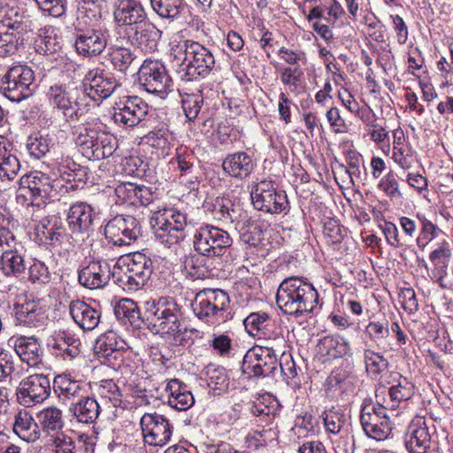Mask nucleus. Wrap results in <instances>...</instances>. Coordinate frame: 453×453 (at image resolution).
<instances>
[{"label": "nucleus", "instance_id": "6", "mask_svg": "<svg viewBox=\"0 0 453 453\" xmlns=\"http://www.w3.org/2000/svg\"><path fill=\"white\" fill-rule=\"evenodd\" d=\"M153 272L152 261L141 252L119 257L113 265V281L126 291L142 288Z\"/></svg>", "mask_w": 453, "mask_h": 453}, {"label": "nucleus", "instance_id": "2", "mask_svg": "<svg viewBox=\"0 0 453 453\" xmlns=\"http://www.w3.org/2000/svg\"><path fill=\"white\" fill-rule=\"evenodd\" d=\"M170 56L177 62L181 80L195 81L209 75L215 65L211 52L202 44L176 33L169 42Z\"/></svg>", "mask_w": 453, "mask_h": 453}, {"label": "nucleus", "instance_id": "34", "mask_svg": "<svg viewBox=\"0 0 453 453\" xmlns=\"http://www.w3.org/2000/svg\"><path fill=\"white\" fill-rule=\"evenodd\" d=\"M27 268L22 247L15 242L14 247L4 250L0 257V270L5 276L18 277Z\"/></svg>", "mask_w": 453, "mask_h": 453}, {"label": "nucleus", "instance_id": "12", "mask_svg": "<svg viewBox=\"0 0 453 453\" xmlns=\"http://www.w3.org/2000/svg\"><path fill=\"white\" fill-rule=\"evenodd\" d=\"M251 200L254 207L272 214L289 210V203L284 190H278L271 180H261L252 189Z\"/></svg>", "mask_w": 453, "mask_h": 453}, {"label": "nucleus", "instance_id": "32", "mask_svg": "<svg viewBox=\"0 0 453 453\" xmlns=\"http://www.w3.org/2000/svg\"><path fill=\"white\" fill-rule=\"evenodd\" d=\"M41 242L50 245H59L65 234V229L60 218L51 216L42 219L35 227Z\"/></svg>", "mask_w": 453, "mask_h": 453}, {"label": "nucleus", "instance_id": "51", "mask_svg": "<svg viewBox=\"0 0 453 453\" xmlns=\"http://www.w3.org/2000/svg\"><path fill=\"white\" fill-rule=\"evenodd\" d=\"M88 180V169L86 167L79 168L77 171L69 173L62 178L56 179L60 181V188H65L66 192L76 190L82 188Z\"/></svg>", "mask_w": 453, "mask_h": 453}, {"label": "nucleus", "instance_id": "29", "mask_svg": "<svg viewBox=\"0 0 453 453\" xmlns=\"http://www.w3.org/2000/svg\"><path fill=\"white\" fill-rule=\"evenodd\" d=\"M393 385L388 389L389 400L384 401L385 404L390 411L399 408L400 403L408 401L414 394L413 384L398 372H391ZM388 383H391L389 381Z\"/></svg>", "mask_w": 453, "mask_h": 453}, {"label": "nucleus", "instance_id": "7", "mask_svg": "<svg viewBox=\"0 0 453 453\" xmlns=\"http://www.w3.org/2000/svg\"><path fill=\"white\" fill-rule=\"evenodd\" d=\"M229 303L228 295L222 289L205 288L196 295L191 307L200 320L214 325L226 320L225 311Z\"/></svg>", "mask_w": 453, "mask_h": 453}, {"label": "nucleus", "instance_id": "10", "mask_svg": "<svg viewBox=\"0 0 453 453\" xmlns=\"http://www.w3.org/2000/svg\"><path fill=\"white\" fill-rule=\"evenodd\" d=\"M389 410L385 404L365 400L360 412V423L365 434L374 440L382 441L390 434Z\"/></svg>", "mask_w": 453, "mask_h": 453}, {"label": "nucleus", "instance_id": "1", "mask_svg": "<svg viewBox=\"0 0 453 453\" xmlns=\"http://www.w3.org/2000/svg\"><path fill=\"white\" fill-rule=\"evenodd\" d=\"M233 243L230 234L212 225L198 227L193 237V248L197 253L186 257L185 269L194 280H204L214 275V260L222 257Z\"/></svg>", "mask_w": 453, "mask_h": 453}, {"label": "nucleus", "instance_id": "18", "mask_svg": "<svg viewBox=\"0 0 453 453\" xmlns=\"http://www.w3.org/2000/svg\"><path fill=\"white\" fill-rule=\"evenodd\" d=\"M118 87L114 76L101 68L88 70L82 80L84 94L96 102L110 97Z\"/></svg>", "mask_w": 453, "mask_h": 453}, {"label": "nucleus", "instance_id": "15", "mask_svg": "<svg viewBox=\"0 0 453 453\" xmlns=\"http://www.w3.org/2000/svg\"><path fill=\"white\" fill-rule=\"evenodd\" d=\"M79 91L65 85L55 84L50 87L46 96L54 110H58L66 122L78 120L81 116L78 102Z\"/></svg>", "mask_w": 453, "mask_h": 453}, {"label": "nucleus", "instance_id": "20", "mask_svg": "<svg viewBox=\"0 0 453 453\" xmlns=\"http://www.w3.org/2000/svg\"><path fill=\"white\" fill-rule=\"evenodd\" d=\"M148 110V104L141 97L128 96L115 104L112 119L118 125L134 127L145 119Z\"/></svg>", "mask_w": 453, "mask_h": 453}, {"label": "nucleus", "instance_id": "46", "mask_svg": "<svg viewBox=\"0 0 453 453\" xmlns=\"http://www.w3.org/2000/svg\"><path fill=\"white\" fill-rule=\"evenodd\" d=\"M279 403L272 395H262L256 401L249 403L250 412L256 417L271 418L275 415Z\"/></svg>", "mask_w": 453, "mask_h": 453}, {"label": "nucleus", "instance_id": "35", "mask_svg": "<svg viewBox=\"0 0 453 453\" xmlns=\"http://www.w3.org/2000/svg\"><path fill=\"white\" fill-rule=\"evenodd\" d=\"M345 14L342 6L336 0H331L328 4H321L312 7L308 14L309 20L319 19L326 23H315L313 28H328L330 25L334 26L336 22Z\"/></svg>", "mask_w": 453, "mask_h": 453}, {"label": "nucleus", "instance_id": "64", "mask_svg": "<svg viewBox=\"0 0 453 453\" xmlns=\"http://www.w3.org/2000/svg\"><path fill=\"white\" fill-rule=\"evenodd\" d=\"M96 390L102 397L111 401H119L121 396L120 390L112 380H103L96 384Z\"/></svg>", "mask_w": 453, "mask_h": 453}, {"label": "nucleus", "instance_id": "45", "mask_svg": "<svg viewBox=\"0 0 453 453\" xmlns=\"http://www.w3.org/2000/svg\"><path fill=\"white\" fill-rule=\"evenodd\" d=\"M118 318L127 319V322L134 328H141L145 325L144 314L142 315L139 308L130 300L120 303L115 311Z\"/></svg>", "mask_w": 453, "mask_h": 453}, {"label": "nucleus", "instance_id": "4", "mask_svg": "<svg viewBox=\"0 0 453 453\" xmlns=\"http://www.w3.org/2000/svg\"><path fill=\"white\" fill-rule=\"evenodd\" d=\"M319 303V293L313 285L300 277L284 279L276 294L278 307L296 317L311 312Z\"/></svg>", "mask_w": 453, "mask_h": 453}, {"label": "nucleus", "instance_id": "22", "mask_svg": "<svg viewBox=\"0 0 453 453\" xmlns=\"http://www.w3.org/2000/svg\"><path fill=\"white\" fill-rule=\"evenodd\" d=\"M113 280V267L104 260H92L78 271L79 283L88 289H100Z\"/></svg>", "mask_w": 453, "mask_h": 453}, {"label": "nucleus", "instance_id": "19", "mask_svg": "<svg viewBox=\"0 0 453 453\" xmlns=\"http://www.w3.org/2000/svg\"><path fill=\"white\" fill-rule=\"evenodd\" d=\"M50 392V381L42 373L31 374L23 379L17 388V399L24 406L42 403Z\"/></svg>", "mask_w": 453, "mask_h": 453}, {"label": "nucleus", "instance_id": "3", "mask_svg": "<svg viewBox=\"0 0 453 453\" xmlns=\"http://www.w3.org/2000/svg\"><path fill=\"white\" fill-rule=\"evenodd\" d=\"M144 319L153 334L167 335L175 345L182 344L187 332L180 307L166 298L149 300L144 303Z\"/></svg>", "mask_w": 453, "mask_h": 453}, {"label": "nucleus", "instance_id": "28", "mask_svg": "<svg viewBox=\"0 0 453 453\" xmlns=\"http://www.w3.org/2000/svg\"><path fill=\"white\" fill-rule=\"evenodd\" d=\"M72 418L80 424L93 425L101 413V407L95 397L84 395L69 406Z\"/></svg>", "mask_w": 453, "mask_h": 453}, {"label": "nucleus", "instance_id": "27", "mask_svg": "<svg viewBox=\"0 0 453 453\" xmlns=\"http://www.w3.org/2000/svg\"><path fill=\"white\" fill-rule=\"evenodd\" d=\"M257 166L252 155L245 151L229 154L223 161L222 167L229 176L243 180L250 176Z\"/></svg>", "mask_w": 453, "mask_h": 453}, {"label": "nucleus", "instance_id": "23", "mask_svg": "<svg viewBox=\"0 0 453 453\" xmlns=\"http://www.w3.org/2000/svg\"><path fill=\"white\" fill-rule=\"evenodd\" d=\"M81 340L67 331L55 334L49 342L51 354L64 361H73L81 355Z\"/></svg>", "mask_w": 453, "mask_h": 453}, {"label": "nucleus", "instance_id": "26", "mask_svg": "<svg viewBox=\"0 0 453 453\" xmlns=\"http://www.w3.org/2000/svg\"><path fill=\"white\" fill-rule=\"evenodd\" d=\"M94 209L85 202H77L68 210L66 221L73 234L88 232L94 221Z\"/></svg>", "mask_w": 453, "mask_h": 453}, {"label": "nucleus", "instance_id": "61", "mask_svg": "<svg viewBox=\"0 0 453 453\" xmlns=\"http://www.w3.org/2000/svg\"><path fill=\"white\" fill-rule=\"evenodd\" d=\"M196 158L191 152H178L174 160L171 162L174 169L180 172L181 174H189L193 173Z\"/></svg>", "mask_w": 453, "mask_h": 453}, {"label": "nucleus", "instance_id": "44", "mask_svg": "<svg viewBox=\"0 0 453 453\" xmlns=\"http://www.w3.org/2000/svg\"><path fill=\"white\" fill-rule=\"evenodd\" d=\"M124 41L127 42L126 36L121 39L119 44L114 45V48L110 53L111 64L114 68L119 72H126L135 60V56L132 51L123 46Z\"/></svg>", "mask_w": 453, "mask_h": 453}, {"label": "nucleus", "instance_id": "5", "mask_svg": "<svg viewBox=\"0 0 453 453\" xmlns=\"http://www.w3.org/2000/svg\"><path fill=\"white\" fill-rule=\"evenodd\" d=\"M74 142L81 154L89 160L111 157L117 148L116 137L105 131L102 122L87 121L73 131Z\"/></svg>", "mask_w": 453, "mask_h": 453}, {"label": "nucleus", "instance_id": "59", "mask_svg": "<svg viewBox=\"0 0 453 453\" xmlns=\"http://www.w3.org/2000/svg\"><path fill=\"white\" fill-rule=\"evenodd\" d=\"M52 446L55 453H77L76 440L64 433L53 437Z\"/></svg>", "mask_w": 453, "mask_h": 453}, {"label": "nucleus", "instance_id": "40", "mask_svg": "<svg viewBox=\"0 0 453 453\" xmlns=\"http://www.w3.org/2000/svg\"><path fill=\"white\" fill-rule=\"evenodd\" d=\"M114 17L120 27L138 25L145 21V12L142 5L131 1L123 3L114 12Z\"/></svg>", "mask_w": 453, "mask_h": 453}, {"label": "nucleus", "instance_id": "54", "mask_svg": "<svg viewBox=\"0 0 453 453\" xmlns=\"http://www.w3.org/2000/svg\"><path fill=\"white\" fill-rule=\"evenodd\" d=\"M378 188L384 192L390 199H399L403 196L400 190L397 176L392 171L381 177L378 183Z\"/></svg>", "mask_w": 453, "mask_h": 453}, {"label": "nucleus", "instance_id": "47", "mask_svg": "<svg viewBox=\"0 0 453 453\" xmlns=\"http://www.w3.org/2000/svg\"><path fill=\"white\" fill-rule=\"evenodd\" d=\"M99 7L95 0H80L77 7V20L80 25L93 27L99 17Z\"/></svg>", "mask_w": 453, "mask_h": 453}, {"label": "nucleus", "instance_id": "14", "mask_svg": "<svg viewBox=\"0 0 453 453\" xmlns=\"http://www.w3.org/2000/svg\"><path fill=\"white\" fill-rule=\"evenodd\" d=\"M138 79L149 93L163 96L173 90V80L165 65L159 60H144L139 68Z\"/></svg>", "mask_w": 453, "mask_h": 453}, {"label": "nucleus", "instance_id": "11", "mask_svg": "<svg viewBox=\"0 0 453 453\" xmlns=\"http://www.w3.org/2000/svg\"><path fill=\"white\" fill-rule=\"evenodd\" d=\"M281 344L269 343L250 349L242 360V371L248 377H266L274 372L278 366L275 348Z\"/></svg>", "mask_w": 453, "mask_h": 453}, {"label": "nucleus", "instance_id": "33", "mask_svg": "<svg viewBox=\"0 0 453 453\" xmlns=\"http://www.w3.org/2000/svg\"><path fill=\"white\" fill-rule=\"evenodd\" d=\"M405 446L410 453L427 452L431 446V435L425 420H418L409 426Z\"/></svg>", "mask_w": 453, "mask_h": 453}, {"label": "nucleus", "instance_id": "36", "mask_svg": "<svg viewBox=\"0 0 453 453\" xmlns=\"http://www.w3.org/2000/svg\"><path fill=\"white\" fill-rule=\"evenodd\" d=\"M13 432L21 440L27 442H35L41 436L38 422L35 420L32 414L20 410L14 416Z\"/></svg>", "mask_w": 453, "mask_h": 453}, {"label": "nucleus", "instance_id": "21", "mask_svg": "<svg viewBox=\"0 0 453 453\" xmlns=\"http://www.w3.org/2000/svg\"><path fill=\"white\" fill-rule=\"evenodd\" d=\"M19 183L24 185L37 202H41V206L46 203V199L54 197L60 188L59 180H51L42 172L25 174L19 179Z\"/></svg>", "mask_w": 453, "mask_h": 453}, {"label": "nucleus", "instance_id": "9", "mask_svg": "<svg viewBox=\"0 0 453 453\" xmlns=\"http://www.w3.org/2000/svg\"><path fill=\"white\" fill-rule=\"evenodd\" d=\"M34 71L27 65L10 67L2 78L1 89L12 102H20L33 95L35 85Z\"/></svg>", "mask_w": 453, "mask_h": 453}, {"label": "nucleus", "instance_id": "25", "mask_svg": "<svg viewBox=\"0 0 453 453\" xmlns=\"http://www.w3.org/2000/svg\"><path fill=\"white\" fill-rule=\"evenodd\" d=\"M8 344L15 350L20 360L29 366L41 363L42 348L35 336H12Z\"/></svg>", "mask_w": 453, "mask_h": 453}, {"label": "nucleus", "instance_id": "13", "mask_svg": "<svg viewBox=\"0 0 453 453\" xmlns=\"http://www.w3.org/2000/svg\"><path fill=\"white\" fill-rule=\"evenodd\" d=\"M243 325L247 333L269 343L284 344L283 330L273 314L258 311L250 313Z\"/></svg>", "mask_w": 453, "mask_h": 453}, {"label": "nucleus", "instance_id": "63", "mask_svg": "<svg viewBox=\"0 0 453 453\" xmlns=\"http://www.w3.org/2000/svg\"><path fill=\"white\" fill-rule=\"evenodd\" d=\"M19 36L17 34L0 30V56L13 54L17 50Z\"/></svg>", "mask_w": 453, "mask_h": 453}, {"label": "nucleus", "instance_id": "24", "mask_svg": "<svg viewBox=\"0 0 453 453\" xmlns=\"http://www.w3.org/2000/svg\"><path fill=\"white\" fill-rule=\"evenodd\" d=\"M53 388L58 399L63 403H74L83 397L86 393V383L74 379L70 373L55 376Z\"/></svg>", "mask_w": 453, "mask_h": 453}, {"label": "nucleus", "instance_id": "50", "mask_svg": "<svg viewBox=\"0 0 453 453\" xmlns=\"http://www.w3.org/2000/svg\"><path fill=\"white\" fill-rule=\"evenodd\" d=\"M153 10L162 18L175 19L183 8L182 0H150Z\"/></svg>", "mask_w": 453, "mask_h": 453}, {"label": "nucleus", "instance_id": "62", "mask_svg": "<svg viewBox=\"0 0 453 453\" xmlns=\"http://www.w3.org/2000/svg\"><path fill=\"white\" fill-rule=\"evenodd\" d=\"M171 134L166 128H158L150 131L147 136L148 143L156 148L165 150L170 144Z\"/></svg>", "mask_w": 453, "mask_h": 453}, {"label": "nucleus", "instance_id": "56", "mask_svg": "<svg viewBox=\"0 0 453 453\" xmlns=\"http://www.w3.org/2000/svg\"><path fill=\"white\" fill-rule=\"evenodd\" d=\"M451 257V250L448 242L443 241L440 243L439 247L430 253L429 258L434 266L441 270L446 274V268L448 266L449 258Z\"/></svg>", "mask_w": 453, "mask_h": 453}, {"label": "nucleus", "instance_id": "16", "mask_svg": "<svg viewBox=\"0 0 453 453\" xmlns=\"http://www.w3.org/2000/svg\"><path fill=\"white\" fill-rule=\"evenodd\" d=\"M140 222L132 215H118L104 227L106 239L113 245H129L141 236Z\"/></svg>", "mask_w": 453, "mask_h": 453}, {"label": "nucleus", "instance_id": "17", "mask_svg": "<svg viewBox=\"0 0 453 453\" xmlns=\"http://www.w3.org/2000/svg\"><path fill=\"white\" fill-rule=\"evenodd\" d=\"M145 443L162 447L169 442L173 434V425L165 416L157 412L144 413L140 420Z\"/></svg>", "mask_w": 453, "mask_h": 453}, {"label": "nucleus", "instance_id": "39", "mask_svg": "<svg viewBox=\"0 0 453 453\" xmlns=\"http://www.w3.org/2000/svg\"><path fill=\"white\" fill-rule=\"evenodd\" d=\"M319 351L326 357V359H336L350 353V345L348 340L338 335L324 337L319 343Z\"/></svg>", "mask_w": 453, "mask_h": 453}, {"label": "nucleus", "instance_id": "8", "mask_svg": "<svg viewBox=\"0 0 453 453\" xmlns=\"http://www.w3.org/2000/svg\"><path fill=\"white\" fill-rule=\"evenodd\" d=\"M150 225L157 239L168 247L179 243L186 236L184 233L187 226L186 214L173 208L155 212L150 218Z\"/></svg>", "mask_w": 453, "mask_h": 453}, {"label": "nucleus", "instance_id": "30", "mask_svg": "<svg viewBox=\"0 0 453 453\" xmlns=\"http://www.w3.org/2000/svg\"><path fill=\"white\" fill-rule=\"evenodd\" d=\"M69 311L74 322L84 331L94 330L100 323V310L83 301H73Z\"/></svg>", "mask_w": 453, "mask_h": 453}, {"label": "nucleus", "instance_id": "53", "mask_svg": "<svg viewBox=\"0 0 453 453\" xmlns=\"http://www.w3.org/2000/svg\"><path fill=\"white\" fill-rule=\"evenodd\" d=\"M20 171V163L18 157L11 151L0 163V180H12Z\"/></svg>", "mask_w": 453, "mask_h": 453}, {"label": "nucleus", "instance_id": "38", "mask_svg": "<svg viewBox=\"0 0 453 453\" xmlns=\"http://www.w3.org/2000/svg\"><path fill=\"white\" fill-rule=\"evenodd\" d=\"M106 44L107 39L102 30H86V33L78 36L75 42L77 51L83 55H98Z\"/></svg>", "mask_w": 453, "mask_h": 453}, {"label": "nucleus", "instance_id": "57", "mask_svg": "<svg viewBox=\"0 0 453 453\" xmlns=\"http://www.w3.org/2000/svg\"><path fill=\"white\" fill-rule=\"evenodd\" d=\"M203 104V97L200 94H187L182 97V109L187 119L194 120L201 111Z\"/></svg>", "mask_w": 453, "mask_h": 453}, {"label": "nucleus", "instance_id": "49", "mask_svg": "<svg viewBox=\"0 0 453 453\" xmlns=\"http://www.w3.org/2000/svg\"><path fill=\"white\" fill-rule=\"evenodd\" d=\"M128 348L127 342L121 339L115 332L108 331L102 334L96 342L97 352H107L115 350H127Z\"/></svg>", "mask_w": 453, "mask_h": 453}, {"label": "nucleus", "instance_id": "37", "mask_svg": "<svg viewBox=\"0 0 453 453\" xmlns=\"http://www.w3.org/2000/svg\"><path fill=\"white\" fill-rule=\"evenodd\" d=\"M165 391L168 404L178 411H187L195 403V398L188 387L177 379L168 381Z\"/></svg>", "mask_w": 453, "mask_h": 453}, {"label": "nucleus", "instance_id": "58", "mask_svg": "<svg viewBox=\"0 0 453 453\" xmlns=\"http://www.w3.org/2000/svg\"><path fill=\"white\" fill-rule=\"evenodd\" d=\"M418 219L421 223V232L419 237L417 239V242L419 247L424 249L426 244L432 241L435 236H437L439 233H441V231L436 225L428 220L426 217L418 215Z\"/></svg>", "mask_w": 453, "mask_h": 453}, {"label": "nucleus", "instance_id": "31", "mask_svg": "<svg viewBox=\"0 0 453 453\" xmlns=\"http://www.w3.org/2000/svg\"><path fill=\"white\" fill-rule=\"evenodd\" d=\"M15 316L19 325L30 328L42 327L46 320L43 309L35 300H27L24 303L17 304Z\"/></svg>", "mask_w": 453, "mask_h": 453}, {"label": "nucleus", "instance_id": "43", "mask_svg": "<svg viewBox=\"0 0 453 453\" xmlns=\"http://www.w3.org/2000/svg\"><path fill=\"white\" fill-rule=\"evenodd\" d=\"M39 428L47 434L58 432L64 426L62 411L57 407L44 408L37 413Z\"/></svg>", "mask_w": 453, "mask_h": 453}, {"label": "nucleus", "instance_id": "55", "mask_svg": "<svg viewBox=\"0 0 453 453\" xmlns=\"http://www.w3.org/2000/svg\"><path fill=\"white\" fill-rule=\"evenodd\" d=\"M28 280L34 284L45 285L51 280V273L44 263L35 259L28 268Z\"/></svg>", "mask_w": 453, "mask_h": 453}, {"label": "nucleus", "instance_id": "41", "mask_svg": "<svg viewBox=\"0 0 453 453\" xmlns=\"http://www.w3.org/2000/svg\"><path fill=\"white\" fill-rule=\"evenodd\" d=\"M204 379L214 395H223L229 388V378L226 369L222 366L210 364L204 368Z\"/></svg>", "mask_w": 453, "mask_h": 453}, {"label": "nucleus", "instance_id": "48", "mask_svg": "<svg viewBox=\"0 0 453 453\" xmlns=\"http://www.w3.org/2000/svg\"><path fill=\"white\" fill-rule=\"evenodd\" d=\"M323 420L324 426L329 434H338L346 430L347 418L341 410L333 408L326 411L323 414Z\"/></svg>", "mask_w": 453, "mask_h": 453}, {"label": "nucleus", "instance_id": "60", "mask_svg": "<svg viewBox=\"0 0 453 453\" xmlns=\"http://www.w3.org/2000/svg\"><path fill=\"white\" fill-rule=\"evenodd\" d=\"M136 39L145 50L154 51L157 50L161 30H135Z\"/></svg>", "mask_w": 453, "mask_h": 453}, {"label": "nucleus", "instance_id": "42", "mask_svg": "<svg viewBox=\"0 0 453 453\" xmlns=\"http://www.w3.org/2000/svg\"><path fill=\"white\" fill-rule=\"evenodd\" d=\"M54 146L55 142L53 135L44 132H35L31 134L26 142V147L29 154L36 159L44 157Z\"/></svg>", "mask_w": 453, "mask_h": 453}, {"label": "nucleus", "instance_id": "52", "mask_svg": "<svg viewBox=\"0 0 453 453\" xmlns=\"http://www.w3.org/2000/svg\"><path fill=\"white\" fill-rule=\"evenodd\" d=\"M365 363L366 371L372 379H376L388 365L384 357L370 349L365 350Z\"/></svg>", "mask_w": 453, "mask_h": 453}]
</instances>
